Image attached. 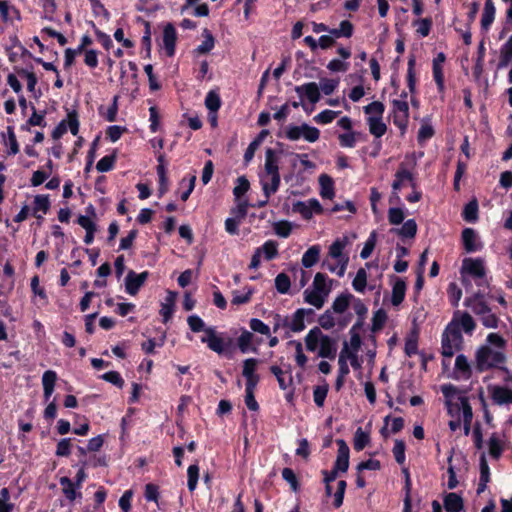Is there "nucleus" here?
<instances>
[{
  "mask_svg": "<svg viewBox=\"0 0 512 512\" xmlns=\"http://www.w3.org/2000/svg\"><path fill=\"white\" fill-rule=\"evenodd\" d=\"M475 321L472 316L467 312H455L453 319L447 325L442 334L441 341V354L443 357L451 358L458 351L463 348V337L461 329L467 333L472 334L475 329Z\"/></svg>",
  "mask_w": 512,
  "mask_h": 512,
  "instance_id": "f257e3e1",
  "label": "nucleus"
},
{
  "mask_svg": "<svg viewBox=\"0 0 512 512\" xmlns=\"http://www.w3.org/2000/svg\"><path fill=\"white\" fill-rule=\"evenodd\" d=\"M506 340L497 333H490L486 338V344L479 347L476 352V367L479 371H485L503 364L506 361L504 350Z\"/></svg>",
  "mask_w": 512,
  "mask_h": 512,
  "instance_id": "f03ea898",
  "label": "nucleus"
},
{
  "mask_svg": "<svg viewBox=\"0 0 512 512\" xmlns=\"http://www.w3.org/2000/svg\"><path fill=\"white\" fill-rule=\"evenodd\" d=\"M305 344L306 348L312 352L316 351L320 344L318 355L322 358L334 359L336 356L337 346L335 340L324 335L317 327L311 329L306 335Z\"/></svg>",
  "mask_w": 512,
  "mask_h": 512,
  "instance_id": "7ed1b4c3",
  "label": "nucleus"
},
{
  "mask_svg": "<svg viewBox=\"0 0 512 512\" xmlns=\"http://www.w3.org/2000/svg\"><path fill=\"white\" fill-rule=\"evenodd\" d=\"M285 136L290 141H297L303 138L309 143L316 142L320 137V131L318 128L302 123L301 125H289L286 128Z\"/></svg>",
  "mask_w": 512,
  "mask_h": 512,
  "instance_id": "20e7f679",
  "label": "nucleus"
},
{
  "mask_svg": "<svg viewBox=\"0 0 512 512\" xmlns=\"http://www.w3.org/2000/svg\"><path fill=\"white\" fill-rule=\"evenodd\" d=\"M346 244V238L337 239L329 247V256L333 259L338 260L339 270L337 271V275L339 277L344 276L349 261L348 256L343 254V250Z\"/></svg>",
  "mask_w": 512,
  "mask_h": 512,
  "instance_id": "39448f33",
  "label": "nucleus"
},
{
  "mask_svg": "<svg viewBox=\"0 0 512 512\" xmlns=\"http://www.w3.org/2000/svg\"><path fill=\"white\" fill-rule=\"evenodd\" d=\"M393 122L402 131L407 127L409 107L406 101L394 100L393 101Z\"/></svg>",
  "mask_w": 512,
  "mask_h": 512,
  "instance_id": "423d86ee",
  "label": "nucleus"
},
{
  "mask_svg": "<svg viewBox=\"0 0 512 512\" xmlns=\"http://www.w3.org/2000/svg\"><path fill=\"white\" fill-rule=\"evenodd\" d=\"M148 276L149 273L147 271L136 274L134 271L130 270L125 278V288L127 293L130 295L137 294L141 286L147 280Z\"/></svg>",
  "mask_w": 512,
  "mask_h": 512,
  "instance_id": "0eeeda50",
  "label": "nucleus"
},
{
  "mask_svg": "<svg viewBox=\"0 0 512 512\" xmlns=\"http://www.w3.org/2000/svg\"><path fill=\"white\" fill-rule=\"evenodd\" d=\"M205 333H206V336L202 337L201 341L203 343H206L212 351H214L218 354L223 353L224 349L226 347V343H225L224 339L219 337L216 334V331L214 330V328H211V327H208L207 329H205Z\"/></svg>",
  "mask_w": 512,
  "mask_h": 512,
  "instance_id": "6e6552de",
  "label": "nucleus"
},
{
  "mask_svg": "<svg viewBox=\"0 0 512 512\" xmlns=\"http://www.w3.org/2000/svg\"><path fill=\"white\" fill-rule=\"evenodd\" d=\"M338 455L335 462L334 470L346 472L349 467V447L342 439H338Z\"/></svg>",
  "mask_w": 512,
  "mask_h": 512,
  "instance_id": "1a4fd4ad",
  "label": "nucleus"
},
{
  "mask_svg": "<svg viewBox=\"0 0 512 512\" xmlns=\"http://www.w3.org/2000/svg\"><path fill=\"white\" fill-rule=\"evenodd\" d=\"M462 272H467L476 278H483L485 276L483 260L471 258L464 259Z\"/></svg>",
  "mask_w": 512,
  "mask_h": 512,
  "instance_id": "9d476101",
  "label": "nucleus"
},
{
  "mask_svg": "<svg viewBox=\"0 0 512 512\" xmlns=\"http://www.w3.org/2000/svg\"><path fill=\"white\" fill-rule=\"evenodd\" d=\"M405 182H408L413 189L416 188V183L414 181L412 173L409 172L403 164H401L398 171L395 174V180L392 183L393 190H400Z\"/></svg>",
  "mask_w": 512,
  "mask_h": 512,
  "instance_id": "9b49d317",
  "label": "nucleus"
},
{
  "mask_svg": "<svg viewBox=\"0 0 512 512\" xmlns=\"http://www.w3.org/2000/svg\"><path fill=\"white\" fill-rule=\"evenodd\" d=\"M176 39V30L171 23H168L163 30V45L169 57L175 53Z\"/></svg>",
  "mask_w": 512,
  "mask_h": 512,
  "instance_id": "f8f14e48",
  "label": "nucleus"
},
{
  "mask_svg": "<svg viewBox=\"0 0 512 512\" xmlns=\"http://www.w3.org/2000/svg\"><path fill=\"white\" fill-rule=\"evenodd\" d=\"M295 91L299 95L304 94L308 98V100L313 104L317 103L321 97L319 86L315 82H309L302 86H297L295 88Z\"/></svg>",
  "mask_w": 512,
  "mask_h": 512,
  "instance_id": "ddd939ff",
  "label": "nucleus"
},
{
  "mask_svg": "<svg viewBox=\"0 0 512 512\" xmlns=\"http://www.w3.org/2000/svg\"><path fill=\"white\" fill-rule=\"evenodd\" d=\"M482 298V294L480 292H477L473 296L465 300V305L471 308V310L479 317L483 315L486 311L490 310V308L486 305Z\"/></svg>",
  "mask_w": 512,
  "mask_h": 512,
  "instance_id": "4468645a",
  "label": "nucleus"
},
{
  "mask_svg": "<svg viewBox=\"0 0 512 512\" xmlns=\"http://www.w3.org/2000/svg\"><path fill=\"white\" fill-rule=\"evenodd\" d=\"M177 293L169 291L165 297V301L161 304L160 314L163 317V322L166 323L172 317Z\"/></svg>",
  "mask_w": 512,
  "mask_h": 512,
  "instance_id": "2eb2a0df",
  "label": "nucleus"
},
{
  "mask_svg": "<svg viewBox=\"0 0 512 512\" xmlns=\"http://www.w3.org/2000/svg\"><path fill=\"white\" fill-rule=\"evenodd\" d=\"M492 399L498 405L512 403V389L496 386L492 390Z\"/></svg>",
  "mask_w": 512,
  "mask_h": 512,
  "instance_id": "dca6fc26",
  "label": "nucleus"
},
{
  "mask_svg": "<svg viewBox=\"0 0 512 512\" xmlns=\"http://www.w3.org/2000/svg\"><path fill=\"white\" fill-rule=\"evenodd\" d=\"M445 61L444 53H439L433 60V75L440 91L444 89V76L442 72V64Z\"/></svg>",
  "mask_w": 512,
  "mask_h": 512,
  "instance_id": "f3484780",
  "label": "nucleus"
},
{
  "mask_svg": "<svg viewBox=\"0 0 512 512\" xmlns=\"http://www.w3.org/2000/svg\"><path fill=\"white\" fill-rule=\"evenodd\" d=\"M56 380H57L56 372H54L52 370H47L44 372V374L42 376V385H43L44 397L46 400H48L51 397V395L54 391V386H55Z\"/></svg>",
  "mask_w": 512,
  "mask_h": 512,
  "instance_id": "a211bd4d",
  "label": "nucleus"
},
{
  "mask_svg": "<svg viewBox=\"0 0 512 512\" xmlns=\"http://www.w3.org/2000/svg\"><path fill=\"white\" fill-rule=\"evenodd\" d=\"M265 172L268 176L280 175L278 168V158L275 151L271 148L266 150L265 153Z\"/></svg>",
  "mask_w": 512,
  "mask_h": 512,
  "instance_id": "6ab92c4d",
  "label": "nucleus"
},
{
  "mask_svg": "<svg viewBox=\"0 0 512 512\" xmlns=\"http://www.w3.org/2000/svg\"><path fill=\"white\" fill-rule=\"evenodd\" d=\"M463 499L456 493H449L444 498V508L447 512H460L463 509Z\"/></svg>",
  "mask_w": 512,
  "mask_h": 512,
  "instance_id": "aec40b11",
  "label": "nucleus"
},
{
  "mask_svg": "<svg viewBox=\"0 0 512 512\" xmlns=\"http://www.w3.org/2000/svg\"><path fill=\"white\" fill-rule=\"evenodd\" d=\"M512 61V35L500 50V59L497 65L498 69L505 68Z\"/></svg>",
  "mask_w": 512,
  "mask_h": 512,
  "instance_id": "412c9836",
  "label": "nucleus"
},
{
  "mask_svg": "<svg viewBox=\"0 0 512 512\" xmlns=\"http://www.w3.org/2000/svg\"><path fill=\"white\" fill-rule=\"evenodd\" d=\"M321 249L318 245L311 246L302 257V265L310 268L319 261Z\"/></svg>",
  "mask_w": 512,
  "mask_h": 512,
  "instance_id": "4be33fe9",
  "label": "nucleus"
},
{
  "mask_svg": "<svg viewBox=\"0 0 512 512\" xmlns=\"http://www.w3.org/2000/svg\"><path fill=\"white\" fill-rule=\"evenodd\" d=\"M369 132L379 138L386 133L387 127L382 121V117H368Z\"/></svg>",
  "mask_w": 512,
  "mask_h": 512,
  "instance_id": "5701e85b",
  "label": "nucleus"
},
{
  "mask_svg": "<svg viewBox=\"0 0 512 512\" xmlns=\"http://www.w3.org/2000/svg\"><path fill=\"white\" fill-rule=\"evenodd\" d=\"M326 297L327 296H324L322 293L318 292L315 289H313L312 291L308 289L304 291L305 302L316 307L317 309L323 307Z\"/></svg>",
  "mask_w": 512,
  "mask_h": 512,
  "instance_id": "b1692460",
  "label": "nucleus"
},
{
  "mask_svg": "<svg viewBox=\"0 0 512 512\" xmlns=\"http://www.w3.org/2000/svg\"><path fill=\"white\" fill-rule=\"evenodd\" d=\"M312 310L298 309L289 323V327L293 332H300L305 328L304 318L307 313H311Z\"/></svg>",
  "mask_w": 512,
  "mask_h": 512,
  "instance_id": "393cba45",
  "label": "nucleus"
},
{
  "mask_svg": "<svg viewBox=\"0 0 512 512\" xmlns=\"http://www.w3.org/2000/svg\"><path fill=\"white\" fill-rule=\"evenodd\" d=\"M267 130H262L259 135L249 144L248 148L245 151L244 154V160L245 162H250L252 158L254 157L255 151L258 149L262 141L266 138L268 135Z\"/></svg>",
  "mask_w": 512,
  "mask_h": 512,
  "instance_id": "a878e982",
  "label": "nucleus"
},
{
  "mask_svg": "<svg viewBox=\"0 0 512 512\" xmlns=\"http://www.w3.org/2000/svg\"><path fill=\"white\" fill-rule=\"evenodd\" d=\"M319 184L321 186L320 195L323 198L332 199L334 196L333 180L330 176L322 174L319 177Z\"/></svg>",
  "mask_w": 512,
  "mask_h": 512,
  "instance_id": "bb28decb",
  "label": "nucleus"
},
{
  "mask_svg": "<svg viewBox=\"0 0 512 512\" xmlns=\"http://www.w3.org/2000/svg\"><path fill=\"white\" fill-rule=\"evenodd\" d=\"M495 16V7L492 0H486L481 19V26L487 30L492 24Z\"/></svg>",
  "mask_w": 512,
  "mask_h": 512,
  "instance_id": "cd10ccee",
  "label": "nucleus"
},
{
  "mask_svg": "<svg viewBox=\"0 0 512 512\" xmlns=\"http://www.w3.org/2000/svg\"><path fill=\"white\" fill-rule=\"evenodd\" d=\"M313 289L322 293L324 296H328L331 291V283H327V277L323 273H316L313 280Z\"/></svg>",
  "mask_w": 512,
  "mask_h": 512,
  "instance_id": "c85d7f7f",
  "label": "nucleus"
},
{
  "mask_svg": "<svg viewBox=\"0 0 512 512\" xmlns=\"http://www.w3.org/2000/svg\"><path fill=\"white\" fill-rule=\"evenodd\" d=\"M462 241L467 252H473L477 249L476 233L472 228H465L462 232Z\"/></svg>",
  "mask_w": 512,
  "mask_h": 512,
  "instance_id": "c756f323",
  "label": "nucleus"
},
{
  "mask_svg": "<svg viewBox=\"0 0 512 512\" xmlns=\"http://www.w3.org/2000/svg\"><path fill=\"white\" fill-rule=\"evenodd\" d=\"M405 291H406V283L401 280V279H398L394 286H393V289H392V304L394 306H398L404 299V296H405Z\"/></svg>",
  "mask_w": 512,
  "mask_h": 512,
  "instance_id": "7c9ffc66",
  "label": "nucleus"
},
{
  "mask_svg": "<svg viewBox=\"0 0 512 512\" xmlns=\"http://www.w3.org/2000/svg\"><path fill=\"white\" fill-rule=\"evenodd\" d=\"M203 36L204 41L195 50L196 53L201 55L209 53L215 45V39L209 30L204 29Z\"/></svg>",
  "mask_w": 512,
  "mask_h": 512,
  "instance_id": "2f4dec72",
  "label": "nucleus"
},
{
  "mask_svg": "<svg viewBox=\"0 0 512 512\" xmlns=\"http://www.w3.org/2000/svg\"><path fill=\"white\" fill-rule=\"evenodd\" d=\"M271 184L268 185L266 182H263V191L266 197V200L259 203V207L266 205L268 198L271 194L275 193L280 185V175L270 176Z\"/></svg>",
  "mask_w": 512,
  "mask_h": 512,
  "instance_id": "473e14b6",
  "label": "nucleus"
},
{
  "mask_svg": "<svg viewBox=\"0 0 512 512\" xmlns=\"http://www.w3.org/2000/svg\"><path fill=\"white\" fill-rule=\"evenodd\" d=\"M270 370L276 376L279 387L282 390H286L292 384V376L288 375L286 377L285 372L278 366H272Z\"/></svg>",
  "mask_w": 512,
  "mask_h": 512,
  "instance_id": "72a5a7b5",
  "label": "nucleus"
},
{
  "mask_svg": "<svg viewBox=\"0 0 512 512\" xmlns=\"http://www.w3.org/2000/svg\"><path fill=\"white\" fill-rule=\"evenodd\" d=\"M463 218L468 222H474L478 218V203L476 199L471 200L465 205Z\"/></svg>",
  "mask_w": 512,
  "mask_h": 512,
  "instance_id": "f704fd0d",
  "label": "nucleus"
},
{
  "mask_svg": "<svg viewBox=\"0 0 512 512\" xmlns=\"http://www.w3.org/2000/svg\"><path fill=\"white\" fill-rule=\"evenodd\" d=\"M369 434L364 432L362 428H358L354 436V449L357 451L363 450L369 443Z\"/></svg>",
  "mask_w": 512,
  "mask_h": 512,
  "instance_id": "c9c22d12",
  "label": "nucleus"
},
{
  "mask_svg": "<svg viewBox=\"0 0 512 512\" xmlns=\"http://www.w3.org/2000/svg\"><path fill=\"white\" fill-rule=\"evenodd\" d=\"M50 206L48 196L37 195L34 199V215L41 219V215H37V212L41 211L44 214L48 211Z\"/></svg>",
  "mask_w": 512,
  "mask_h": 512,
  "instance_id": "e433bc0d",
  "label": "nucleus"
},
{
  "mask_svg": "<svg viewBox=\"0 0 512 512\" xmlns=\"http://www.w3.org/2000/svg\"><path fill=\"white\" fill-rule=\"evenodd\" d=\"M352 295L350 294H342L338 296L333 302L332 309L335 313H343L349 306L350 299Z\"/></svg>",
  "mask_w": 512,
  "mask_h": 512,
  "instance_id": "4c0bfd02",
  "label": "nucleus"
},
{
  "mask_svg": "<svg viewBox=\"0 0 512 512\" xmlns=\"http://www.w3.org/2000/svg\"><path fill=\"white\" fill-rule=\"evenodd\" d=\"M205 106L211 113H216L221 106L219 95L214 91H210L206 96Z\"/></svg>",
  "mask_w": 512,
  "mask_h": 512,
  "instance_id": "58836bf2",
  "label": "nucleus"
},
{
  "mask_svg": "<svg viewBox=\"0 0 512 512\" xmlns=\"http://www.w3.org/2000/svg\"><path fill=\"white\" fill-rule=\"evenodd\" d=\"M396 232L403 237L413 238L417 232V224L412 219L407 220Z\"/></svg>",
  "mask_w": 512,
  "mask_h": 512,
  "instance_id": "ea45409f",
  "label": "nucleus"
},
{
  "mask_svg": "<svg viewBox=\"0 0 512 512\" xmlns=\"http://www.w3.org/2000/svg\"><path fill=\"white\" fill-rule=\"evenodd\" d=\"M14 504L10 502V492L7 488L0 490V512H12Z\"/></svg>",
  "mask_w": 512,
  "mask_h": 512,
  "instance_id": "a19ab883",
  "label": "nucleus"
},
{
  "mask_svg": "<svg viewBox=\"0 0 512 512\" xmlns=\"http://www.w3.org/2000/svg\"><path fill=\"white\" fill-rule=\"evenodd\" d=\"M290 279L285 273H280L275 278V287L281 294H285L290 289Z\"/></svg>",
  "mask_w": 512,
  "mask_h": 512,
  "instance_id": "79ce46f5",
  "label": "nucleus"
},
{
  "mask_svg": "<svg viewBox=\"0 0 512 512\" xmlns=\"http://www.w3.org/2000/svg\"><path fill=\"white\" fill-rule=\"evenodd\" d=\"M488 444H489V454L493 458L498 459L502 454L503 448H502L501 442H500L499 438L496 436V434H493L489 438Z\"/></svg>",
  "mask_w": 512,
  "mask_h": 512,
  "instance_id": "37998d69",
  "label": "nucleus"
},
{
  "mask_svg": "<svg viewBox=\"0 0 512 512\" xmlns=\"http://www.w3.org/2000/svg\"><path fill=\"white\" fill-rule=\"evenodd\" d=\"M418 331L414 329L405 342V353L408 356L417 353Z\"/></svg>",
  "mask_w": 512,
  "mask_h": 512,
  "instance_id": "c03bdc74",
  "label": "nucleus"
},
{
  "mask_svg": "<svg viewBox=\"0 0 512 512\" xmlns=\"http://www.w3.org/2000/svg\"><path fill=\"white\" fill-rule=\"evenodd\" d=\"M366 284H367V273H366V270L363 269V268H360L358 271H357V274L353 280V288L356 290V291H359V292H362L364 291L365 287H366Z\"/></svg>",
  "mask_w": 512,
  "mask_h": 512,
  "instance_id": "a18cd8bd",
  "label": "nucleus"
},
{
  "mask_svg": "<svg viewBox=\"0 0 512 512\" xmlns=\"http://www.w3.org/2000/svg\"><path fill=\"white\" fill-rule=\"evenodd\" d=\"M188 474V489L192 492L195 490L199 479L198 465H190L187 470Z\"/></svg>",
  "mask_w": 512,
  "mask_h": 512,
  "instance_id": "49530a36",
  "label": "nucleus"
},
{
  "mask_svg": "<svg viewBox=\"0 0 512 512\" xmlns=\"http://www.w3.org/2000/svg\"><path fill=\"white\" fill-rule=\"evenodd\" d=\"M250 184L249 181L241 176L237 179V185L233 189V194L236 200H239L241 196H243L249 190Z\"/></svg>",
  "mask_w": 512,
  "mask_h": 512,
  "instance_id": "de8ad7c7",
  "label": "nucleus"
},
{
  "mask_svg": "<svg viewBox=\"0 0 512 512\" xmlns=\"http://www.w3.org/2000/svg\"><path fill=\"white\" fill-rule=\"evenodd\" d=\"M253 334L249 331H243L238 338V347L242 353H246L251 348Z\"/></svg>",
  "mask_w": 512,
  "mask_h": 512,
  "instance_id": "09e8293b",
  "label": "nucleus"
},
{
  "mask_svg": "<svg viewBox=\"0 0 512 512\" xmlns=\"http://www.w3.org/2000/svg\"><path fill=\"white\" fill-rule=\"evenodd\" d=\"M364 110L369 117H382L384 113V105L379 101H374L365 106Z\"/></svg>",
  "mask_w": 512,
  "mask_h": 512,
  "instance_id": "8fccbe9b",
  "label": "nucleus"
},
{
  "mask_svg": "<svg viewBox=\"0 0 512 512\" xmlns=\"http://www.w3.org/2000/svg\"><path fill=\"white\" fill-rule=\"evenodd\" d=\"M393 455L398 464H403L405 461V443L403 440L396 439L393 447Z\"/></svg>",
  "mask_w": 512,
  "mask_h": 512,
  "instance_id": "3c124183",
  "label": "nucleus"
},
{
  "mask_svg": "<svg viewBox=\"0 0 512 512\" xmlns=\"http://www.w3.org/2000/svg\"><path fill=\"white\" fill-rule=\"evenodd\" d=\"M257 365H258V360L257 359H255V358L246 359L244 361V363H243L242 375L245 378L258 376L257 374H255V370H256Z\"/></svg>",
  "mask_w": 512,
  "mask_h": 512,
  "instance_id": "603ef678",
  "label": "nucleus"
},
{
  "mask_svg": "<svg viewBox=\"0 0 512 512\" xmlns=\"http://www.w3.org/2000/svg\"><path fill=\"white\" fill-rule=\"evenodd\" d=\"M282 477L285 481H287L290 484V487L294 492L298 491L299 482H298L297 477L292 469L284 468L282 470Z\"/></svg>",
  "mask_w": 512,
  "mask_h": 512,
  "instance_id": "864d4df0",
  "label": "nucleus"
},
{
  "mask_svg": "<svg viewBox=\"0 0 512 512\" xmlns=\"http://www.w3.org/2000/svg\"><path fill=\"white\" fill-rule=\"evenodd\" d=\"M459 401L462 407L463 422H472L473 412L466 396H459Z\"/></svg>",
  "mask_w": 512,
  "mask_h": 512,
  "instance_id": "5fc2aeb1",
  "label": "nucleus"
},
{
  "mask_svg": "<svg viewBox=\"0 0 512 512\" xmlns=\"http://www.w3.org/2000/svg\"><path fill=\"white\" fill-rule=\"evenodd\" d=\"M455 369L457 371L462 372L463 374L469 376L471 373L470 364L468 362V359L463 354H460L456 357L455 360Z\"/></svg>",
  "mask_w": 512,
  "mask_h": 512,
  "instance_id": "6e6d98bb",
  "label": "nucleus"
},
{
  "mask_svg": "<svg viewBox=\"0 0 512 512\" xmlns=\"http://www.w3.org/2000/svg\"><path fill=\"white\" fill-rule=\"evenodd\" d=\"M480 320L485 327L492 329L497 328L499 322L497 316L491 312V309L481 315Z\"/></svg>",
  "mask_w": 512,
  "mask_h": 512,
  "instance_id": "4d7b16f0",
  "label": "nucleus"
},
{
  "mask_svg": "<svg viewBox=\"0 0 512 512\" xmlns=\"http://www.w3.org/2000/svg\"><path fill=\"white\" fill-rule=\"evenodd\" d=\"M293 212L301 214L304 219L312 218L313 214L307 204V202L297 201L293 204Z\"/></svg>",
  "mask_w": 512,
  "mask_h": 512,
  "instance_id": "13d9d810",
  "label": "nucleus"
},
{
  "mask_svg": "<svg viewBox=\"0 0 512 512\" xmlns=\"http://www.w3.org/2000/svg\"><path fill=\"white\" fill-rule=\"evenodd\" d=\"M347 352H348V344L345 342L344 343V347H343V349L340 352L339 360H338L339 374H341V375H347L349 373V367H348V364H347V359L348 358H347V355H346Z\"/></svg>",
  "mask_w": 512,
  "mask_h": 512,
  "instance_id": "bf43d9fd",
  "label": "nucleus"
},
{
  "mask_svg": "<svg viewBox=\"0 0 512 512\" xmlns=\"http://www.w3.org/2000/svg\"><path fill=\"white\" fill-rule=\"evenodd\" d=\"M328 393L327 386H316L313 391L314 402L318 407H322L324 405L325 398Z\"/></svg>",
  "mask_w": 512,
  "mask_h": 512,
  "instance_id": "052dcab7",
  "label": "nucleus"
},
{
  "mask_svg": "<svg viewBox=\"0 0 512 512\" xmlns=\"http://www.w3.org/2000/svg\"><path fill=\"white\" fill-rule=\"evenodd\" d=\"M375 245H376V233L372 232L360 253L361 258L367 259L373 252Z\"/></svg>",
  "mask_w": 512,
  "mask_h": 512,
  "instance_id": "680f3d73",
  "label": "nucleus"
},
{
  "mask_svg": "<svg viewBox=\"0 0 512 512\" xmlns=\"http://www.w3.org/2000/svg\"><path fill=\"white\" fill-rule=\"evenodd\" d=\"M115 155H108L100 159L96 165L99 172H107L112 169L115 162Z\"/></svg>",
  "mask_w": 512,
  "mask_h": 512,
  "instance_id": "e2e57ef3",
  "label": "nucleus"
},
{
  "mask_svg": "<svg viewBox=\"0 0 512 512\" xmlns=\"http://www.w3.org/2000/svg\"><path fill=\"white\" fill-rule=\"evenodd\" d=\"M65 121L67 124V128H69L70 132L73 135H77V133L79 131V121H78L77 112L76 111L69 112L67 115V120H65Z\"/></svg>",
  "mask_w": 512,
  "mask_h": 512,
  "instance_id": "0e129e2a",
  "label": "nucleus"
},
{
  "mask_svg": "<svg viewBox=\"0 0 512 512\" xmlns=\"http://www.w3.org/2000/svg\"><path fill=\"white\" fill-rule=\"evenodd\" d=\"M275 233L283 238H286L290 235L292 226L288 221H279L274 225Z\"/></svg>",
  "mask_w": 512,
  "mask_h": 512,
  "instance_id": "69168bd1",
  "label": "nucleus"
},
{
  "mask_svg": "<svg viewBox=\"0 0 512 512\" xmlns=\"http://www.w3.org/2000/svg\"><path fill=\"white\" fill-rule=\"evenodd\" d=\"M188 325L193 332H200L207 329L203 320L197 315H191L187 319Z\"/></svg>",
  "mask_w": 512,
  "mask_h": 512,
  "instance_id": "338daca9",
  "label": "nucleus"
},
{
  "mask_svg": "<svg viewBox=\"0 0 512 512\" xmlns=\"http://www.w3.org/2000/svg\"><path fill=\"white\" fill-rule=\"evenodd\" d=\"M338 115V112L332 110H325L314 117V120L320 124H327L332 122Z\"/></svg>",
  "mask_w": 512,
  "mask_h": 512,
  "instance_id": "774afa93",
  "label": "nucleus"
}]
</instances>
